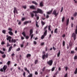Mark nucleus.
<instances>
[{
  "instance_id": "obj_1",
  "label": "nucleus",
  "mask_w": 77,
  "mask_h": 77,
  "mask_svg": "<svg viewBox=\"0 0 77 77\" xmlns=\"http://www.w3.org/2000/svg\"><path fill=\"white\" fill-rule=\"evenodd\" d=\"M47 28H48V26H46L44 28V32H45L44 33V35H42V37L41 38V39H43L44 38V37H45V36H46L47 35Z\"/></svg>"
},
{
  "instance_id": "obj_2",
  "label": "nucleus",
  "mask_w": 77,
  "mask_h": 77,
  "mask_svg": "<svg viewBox=\"0 0 77 77\" xmlns=\"http://www.w3.org/2000/svg\"><path fill=\"white\" fill-rule=\"evenodd\" d=\"M32 12L34 13V14H38V13L41 14H43V11H42V10L41 9L39 8L37 9V11H33Z\"/></svg>"
},
{
  "instance_id": "obj_3",
  "label": "nucleus",
  "mask_w": 77,
  "mask_h": 77,
  "mask_svg": "<svg viewBox=\"0 0 77 77\" xmlns=\"http://www.w3.org/2000/svg\"><path fill=\"white\" fill-rule=\"evenodd\" d=\"M77 34V29H75V33L73 32L72 34V37H73L74 39V41L76 39V36Z\"/></svg>"
},
{
  "instance_id": "obj_4",
  "label": "nucleus",
  "mask_w": 77,
  "mask_h": 77,
  "mask_svg": "<svg viewBox=\"0 0 77 77\" xmlns=\"http://www.w3.org/2000/svg\"><path fill=\"white\" fill-rule=\"evenodd\" d=\"M7 68H8L7 66L5 65L3 66V68L0 69V71H1V72H5V71L6 70Z\"/></svg>"
},
{
  "instance_id": "obj_5",
  "label": "nucleus",
  "mask_w": 77,
  "mask_h": 77,
  "mask_svg": "<svg viewBox=\"0 0 77 77\" xmlns=\"http://www.w3.org/2000/svg\"><path fill=\"white\" fill-rule=\"evenodd\" d=\"M53 60H49V61L47 62V63L49 65V66H51L52 65H53Z\"/></svg>"
},
{
  "instance_id": "obj_6",
  "label": "nucleus",
  "mask_w": 77,
  "mask_h": 77,
  "mask_svg": "<svg viewBox=\"0 0 77 77\" xmlns=\"http://www.w3.org/2000/svg\"><path fill=\"white\" fill-rule=\"evenodd\" d=\"M56 10H54L52 13L53 15H54L55 17H57V16L59 14V12L56 13Z\"/></svg>"
},
{
  "instance_id": "obj_7",
  "label": "nucleus",
  "mask_w": 77,
  "mask_h": 77,
  "mask_svg": "<svg viewBox=\"0 0 77 77\" xmlns=\"http://www.w3.org/2000/svg\"><path fill=\"white\" fill-rule=\"evenodd\" d=\"M22 34L24 37H26V39H28L29 38V36H26V34H25V32H22Z\"/></svg>"
},
{
  "instance_id": "obj_8",
  "label": "nucleus",
  "mask_w": 77,
  "mask_h": 77,
  "mask_svg": "<svg viewBox=\"0 0 77 77\" xmlns=\"http://www.w3.org/2000/svg\"><path fill=\"white\" fill-rule=\"evenodd\" d=\"M45 57L48 58V54H47L46 55H45V54L43 55L42 58L43 60L45 59Z\"/></svg>"
},
{
  "instance_id": "obj_9",
  "label": "nucleus",
  "mask_w": 77,
  "mask_h": 77,
  "mask_svg": "<svg viewBox=\"0 0 77 77\" xmlns=\"http://www.w3.org/2000/svg\"><path fill=\"white\" fill-rule=\"evenodd\" d=\"M11 39H12V37H11V36H9L8 37V38H7V40L8 41L9 40V42H10V43H11Z\"/></svg>"
},
{
  "instance_id": "obj_10",
  "label": "nucleus",
  "mask_w": 77,
  "mask_h": 77,
  "mask_svg": "<svg viewBox=\"0 0 77 77\" xmlns=\"http://www.w3.org/2000/svg\"><path fill=\"white\" fill-rule=\"evenodd\" d=\"M14 14H15V13L17 14H18V11H17V8H16V7H14Z\"/></svg>"
},
{
  "instance_id": "obj_11",
  "label": "nucleus",
  "mask_w": 77,
  "mask_h": 77,
  "mask_svg": "<svg viewBox=\"0 0 77 77\" xmlns=\"http://www.w3.org/2000/svg\"><path fill=\"white\" fill-rule=\"evenodd\" d=\"M30 9H33L34 10H36V8L35 6L34 5H31L30 7Z\"/></svg>"
},
{
  "instance_id": "obj_12",
  "label": "nucleus",
  "mask_w": 77,
  "mask_h": 77,
  "mask_svg": "<svg viewBox=\"0 0 77 77\" xmlns=\"http://www.w3.org/2000/svg\"><path fill=\"white\" fill-rule=\"evenodd\" d=\"M69 18L67 19L66 21V26H67L69 24Z\"/></svg>"
},
{
  "instance_id": "obj_13",
  "label": "nucleus",
  "mask_w": 77,
  "mask_h": 77,
  "mask_svg": "<svg viewBox=\"0 0 77 77\" xmlns=\"http://www.w3.org/2000/svg\"><path fill=\"white\" fill-rule=\"evenodd\" d=\"M31 21H26L24 22V24L25 25L27 24V23H31Z\"/></svg>"
},
{
  "instance_id": "obj_14",
  "label": "nucleus",
  "mask_w": 77,
  "mask_h": 77,
  "mask_svg": "<svg viewBox=\"0 0 77 77\" xmlns=\"http://www.w3.org/2000/svg\"><path fill=\"white\" fill-rule=\"evenodd\" d=\"M12 46L10 47L9 48V49L8 51V53L10 52V51H11V50H12Z\"/></svg>"
},
{
  "instance_id": "obj_15",
  "label": "nucleus",
  "mask_w": 77,
  "mask_h": 77,
  "mask_svg": "<svg viewBox=\"0 0 77 77\" xmlns=\"http://www.w3.org/2000/svg\"><path fill=\"white\" fill-rule=\"evenodd\" d=\"M32 3H33V4H34L36 5V6L38 5V3H36V2L35 1H32Z\"/></svg>"
},
{
  "instance_id": "obj_16",
  "label": "nucleus",
  "mask_w": 77,
  "mask_h": 77,
  "mask_svg": "<svg viewBox=\"0 0 77 77\" xmlns=\"http://www.w3.org/2000/svg\"><path fill=\"white\" fill-rule=\"evenodd\" d=\"M43 6V2H41L40 3V7H42V6Z\"/></svg>"
},
{
  "instance_id": "obj_17",
  "label": "nucleus",
  "mask_w": 77,
  "mask_h": 77,
  "mask_svg": "<svg viewBox=\"0 0 77 77\" xmlns=\"http://www.w3.org/2000/svg\"><path fill=\"white\" fill-rule=\"evenodd\" d=\"M33 33V29H31L30 30V34H29V36H30Z\"/></svg>"
},
{
  "instance_id": "obj_18",
  "label": "nucleus",
  "mask_w": 77,
  "mask_h": 77,
  "mask_svg": "<svg viewBox=\"0 0 77 77\" xmlns=\"http://www.w3.org/2000/svg\"><path fill=\"white\" fill-rule=\"evenodd\" d=\"M24 69L25 71H27V72H28V74H30V72L29 71V70H27V68L25 67V68Z\"/></svg>"
},
{
  "instance_id": "obj_19",
  "label": "nucleus",
  "mask_w": 77,
  "mask_h": 77,
  "mask_svg": "<svg viewBox=\"0 0 77 77\" xmlns=\"http://www.w3.org/2000/svg\"><path fill=\"white\" fill-rule=\"evenodd\" d=\"M31 57V54H27L26 57H27V58H28V57Z\"/></svg>"
},
{
  "instance_id": "obj_20",
  "label": "nucleus",
  "mask_w": 77,
  "mask_h": 77,
  "mask_svg": "<svg viewBox=\"0 0 77 77\" xmlns=\"http://www.w3.org/2000/svg\"><path fill=\"white\" fill-rule=\"evenodd\" d=\"M9 34V35H13V33L12 32V31H9L8 32Z\"/></svg>"
},
{
  "instance_id": "obj_21",
  "label": "nucleus",
  "mask_w": 77,
  "mask_h": 77,
  "mask_svg": "<svg viewBox=\"0 0 77 77\" xmlns=\"http://www.w3.org/2000/svg\"><path fill=\"white\" fill-rule=\"evenodd\" d=\"M52 11H53V10H51V11H50L49 12H47V14H51Z\"/></svg>"
},
{
  "instance_id": "obj_22",
  "label": "nucleus",
  "mask_w": 77,
  "mask_h": 77,
  "mask_svg": "<svg viewBox=\"0 0 77 77\" xmlns=\"http://www.w3.org/2000/svg\"><path fill=\"white\" fill-rule=\"evenodd\" d=\"M51 25H49L48 27V29L49 30H50V31H51Z\"/></svg>"
},
{
  "instance_id": "obj_23",
  "label": "nucleus",
  "mask_w": 77,
  "mask_h": 77,
  "mask_svg": "<svg viewBox=\"0 0 77 77\" xmlns=\"http://www.w3.org/2000/svg\"><path fill=\"white\" fill-rule=\"evenodd\" d=\"M30 15H31L32 18H34V15L33 13H31Z\"/></svg>"
},
{
  "instance_id": "obj_24",
  "label": "nucleus",
  "mask_w": 77,
  "mask_h": 77,
  "mask_svg": "<svg viewBox=\"0 0 77 77\" xmlns=\"http://www.w3.org/2000/svg\"><path fill=\"white\" fill-rule=\"evenodd\" d=\"M60 51H59L58 53L57 54V57H59L60 56Z\"/></svg>"
},
{
  "instance_id": "obj_25",
  "label": "nucleus",
  "mask_w": 77,
  "mask_h": 77,
  "mask_svg": "<svg viewBox=\"0 0 77 77\" xmlns=\"http://www.w3.org/2000/svg\"><path fill=\"white\" fill-rule=\"evenodd\" d=\"M75 74H77V68H76L74 72Z\"/></svg>"
},
{
  "instance_id": "obj_26",
  "label": "nucleus",
  "mask_w": 77,
  "mask_h": 77,
  "mask_svg": "<svg viewBox=\"0 0 77 77\" xmlns=\"http://www.w3.org/2000/svg\"><path fill=\"white\" fill-rule=\"evenodd\" d=\"M54 32L56 33H57V28H56L55 29Z\"/></svg>"
},
{
  "instance_id": "obj_27",
  "label": "nucleus",
  "mask_w": 77,
  "mask_h": 77,
  "mask_svg": "<svg viewBox=\"0 0 77 77\" xmlns=\"http://www.w3.org/2000/svg\"><path fill=\"white\" fill-rule=\"evenodd\" d=\"M38 60H36L35 61V64H37L38 63Z\"/></svg>"
},
{
  "instance_id": "obj_28",
  "label": "nucleus",
  "mask_w": 77,
  "mask_h": 77,
  "mask_svg": "<svg viewBox=\"0 0 77 77\" xmlns=\"http://www.w3.org/2000/svg\"><path fill=\"white\" fill-rule=\"evenodd\" d=\"M62 22H64V21H65V17H64V16H63L62 18Z\"/></svg>"
},
{
  "instance_id": "obj_29",
  "label": "nucleus",
  "mask_w": 77,
  "mask_h": 77,
  "mask_svg": "<svg viewBox=\"0 0 77 77\" xmlns=\"http://www.w3.org/2000/svg\"><path fill=\"white\" fill-rule=\"evenodd\" d=\"M32 76H33V74H31L29 75H28L27 77H32Z\"/></svg>"
},
{
  "instance_id": "obj_30",
  "label": "nucleus",
  "mask_w": 77,
  "mask_h": 77,
  "mask_svg": "<svg viewBox=\"0 0 77 77\" xmlns=\"http://www.w3.org/2000/svg\"><path fill=\"white\" fill-rule=\"evenodd\" d=\"M41 23L42 25V26H44V24H45V22H44V21H41Z\"/></svg>"
},
{
  "instance_id": "obj_31",
  "label": "nucleus",
  "mask_w": 77,
  "mask_h": 77,
  "mask_svg": "<svg viewBox=\"0 0 77 77\" xmlns=\"http://www.w3.org/2000/svg\"><path fill=\"white\" fill-rule=\"evenodd\" d=\"M8 30H10V32H12V29L11 28H9Z\"/></svg>"
},
{
  "instance_id": "obj_32",
  "label": "nucleus",
  "mask_w": 77,
  "mask_h": 77,
  "mask_svg": "<svg viewBox=\"0 0 77 77\" xmlns=\"http://www.w3.org/2000/svg\"><path fill=\"white\" fill-rule=\"evenodd\" d=\"M15 42H16V41H15V39H12L11 40V42H14V43H15Z\"/></svg>"
},
{
  "instance_id": "obj_33",
  "label": "nucleus",
  "mask_w": 77,
  "mask_h": 77,
  "mask_svg": "<svg viewBox=\"0 0 77 77\" xmlns=\"http://www.w3.org/2000/svg\"><path fill=\"white\" fill-rule=\"evenodd\" d=\"M65 41H63V47H64L65 46Z\"/></svg>"
},
{
  "instance_id": "obj_34",
  "label": "nucleus",
  "mask_w": 77,
  "mask_h": 77,
  "mask_svg": "<svg viewBox=\"0 0 77 77\" xmlns=\"http://www.w3.org/2000/svg\"><path fill=\"white\" fill-rule=\"evenodd\" d=\"M2 58H5V57H6V55L4 54L3 55H2Z\"/></svg>"
},
{
  "instance_id": "obj_35",
  "label": "nucleus",
  "mask_w": 77,
  "mask_h": 77,
  "mask_svg": "<svg viewBox=\"0 0 77 77\" xmlns=\"http://www.w3.org/2000/svg\"><path fill=\"white\" fill-rule=\"evenodd\" d=\"M64 68H65L66 71H68V67L67 66L64 67Z\"/></svg>"
},
{
  "instance_id": "obj_36",
  "label": "nucleus",
  "mask_w": 77,
  "mask_h": 77,
  "mask_svg": "<svg viewBox=\"0 0 77 77\" xmlns=\"http://www.w3.org/2000/svg\"><path fill=\"white\" fill-rule=\"evenodd\" d=\"M36 26L37 27H39V25L38 24V22L37 21L36 22Z\"/></svg>"
},
{
  "instance_id": "obj_37",
  "label": "nucleus",
  "mask_w": 77,
  "mask_h": 77,
  "mask_svg": "<svg viewBox=\"0 0 77 77\" xmlns=\"http://www.w3.org/2000/svg\"><path fill=\"white\" fill-rule=\"evenodd\" d=\"M69 45L70 47H71V46H72V42H70V43L69 44Z\"/></svg>"
},
{
  "instance_id": "obj_38",
  "label": "nucleus",
  "mask_w": 77,
  "mask_h": 77,
  "mask_svg": "<svg viewBox=\"0 0 77 77\" xmlns=\"http://www.w3.org/2000/svg\"><path fill=\"white\" fill-rule=\"evenodd\" d=\"M0 53L2 54H3L5 53V52L1 51V50H0Z\"/></svg>"
},
{
  "instance_id": "obj_39",
  "label": "nucleus",
  "mask_w": 77,
  "mask_h": 77,
  "mask_svg": "<svg viewBox=\"0 0 77 77\" xmlns=\"http://www.w3.org/2000/svg\"><path fill=\"white\" fill-rule=\"evenodd\" d=\"M2 32L3 33H4V34H5V33H6V31H5V30H3L2 31Z\"/></svg>"
},
{
  "instance_id": "obj_40",
  "label": "nucleus",
  "mask_w": 77,
  "mask_h": 77,
  "mask_svg": "<svg viewBox=\"0 0 77 77\" xmlns=\"http://www.w3.org/2000/svg\"><path fill=\"white\" fill-rule=\"evenodd\" d=\"M10 63H11V61H8L7 62V65H10Z\"/></svg>"
},
{
  "instance_id": "obj_41",
  "label": "nucleus",
  "mask_w": 77,
  "mask_h": 77,
  "mask_svg": "<svg viewBox=\"0 0 77 77\" xmlns=\"http://www.w3.org/2000/svg\"><path fill=\"white\" fill-rule=\"evenodd\" d=\"M55 69V67H53L51 69V71H54V69Z\"/></svg>"
},
{
  "instance_id": "obj_42",
  "label": "nucleus",
  "mask_w": 77,
  "mask_h": 77,
  "mask_svg": "<svg viewBox=\"0 0 77 77\" xmlns=\"http://www.w3.org/2000/svg\"><path fill=\"white\" fill-rule=\"evenodd\" d=\"M77 12H75L74 14H73V16L74 17H76V16H77Z\"/></svg>"
},
{
  "instance_id": "obj_43",
  "label": "nucleus",
  "mask_w": 77,
  "mask_h": 77,
  "mask_svg": "<svg viewBox=\"0 0 77 77\" xmlns=\"http://www.w3.org/2000/svg\"><path fill=\"white\" fill-rule=\"evenodd\" d=\"M77 59V56L76 55V56H75V57H74V60H76V59Z\"/></svg>"
},
{
  "instance_id": "obj_44",
  "label": "nucleus",
  "mask_w": 77,
  "mask_h": 77,
  "mask_svg": "<svg viewBox=\"0 0 77 77\" xmlns=\"http://www.w3.org/2000/svg\"><path fill=\"white\" fill-rule=\"evenodd\" d=\"M34 44H35V45H36L37 44V42L35 41H34L33 42Z\"/></svg>"
},
{
  "instance_id": "obj_45",
  "label": "nucleus",
  "mask_w": 77,
  "mask_h": 77,
  "mask_svg": "<svg viewBox=\"0 0 77 77\" xmlns=\"http://www.w3.org/2000/svg\"><path fill=\"white\" fill-rule=\"evenodd\" d=\"M44 45V42H42L41 43L40 45L42 46Z\"/></svg>"
},
{
  "instance_id": "obj_46",
  "label": "nucleus",
  "mask_w": 77,
  "mask_h": 77,
  "mask_svg": "<svg viewBox=\"0 0 77 77\" xmlns=\"http://www.w3.org/2000/svg\"><path fill=\"white\" fill-rule=\"evenodd\" d=\"M23 77H25L26 76V72H24L23 74Z\"/></svg>"
},
{
  "instance_id": "obj_47",
  "label": "nucleus",
  "mask_w": 77,
  "mask_h": 77,
  "mask_svg": "<svg viewBox=\"0 0 77 77\" xmlns=\"http://www.w3.org/2000/svg\"><path fill=\"white\" fill-rule=\"evenodd\" d=\"M23 8H24V9H26V6L25 5V6H22Z\"/></svg>"
},
{
  "instance_id": "obj_48",
  "label": "nucleus",
  "mask_w": 77,
  "mask_h": 77,
  "mask_svg": "<svg viewBox=\"0 0 77 77\" xmlns=\"http://www.w3.org/2000/svg\"><path fill=\"white\" fill-rule=\"evenodd\" d=\"M45 67H44L42 69V71L43 72H44V71H45Z\"/></svg>"
},
{
  "instance_id": "obj_49",
  "label": "nucleus",
  "mask_w": 77,
  "mask_h": 77,
  "mask_svg": "<svg viewBox=\"0 0 77 77\" xmlns=\"http://www.w3.org/2000/svg\"><path fill=\"white\" fill-rule=\"evenodd\" d=\"M63 7H61L60 12H62V11H63Z\"/></svg>"
},
{
  "instance_id": "obj_50",
  "label": "nucleus",
  "mask_w": 77,
  "mask_h": 77,
  "mask_svg": "<svg viewBox=\"0 0 77 77\" xmlns=\"http://www.w3.org/2000/svg\"><path fill=\"white\" fill-rule=\"evenodd\" d=\"M74 26V24L73 23H71V27H73Z\"/></svg>"
},
{
  "instance_id": "obj_51",
  "label": "nucleus",
  "mask_w": 77,
  "mask_h": 77,
  "mask_svg": "<svg viewBox=\"0 0 77 77\" xmlns=\"http://www.w3.org/2000/svg\"><path fill=\"white\" fill-rule=\"evenodd\" d=\"M71 53L72 54H73L74 53H75V52L73 51H71Z\"/></svg>"
},
{
  "instance_id": "obj_52",
  "label": "nucleus",
  "mask_w": 77,
  "mask_h": 77,
  "mask_svg": "<svg viewBox=\"0 0 77 77\" xmlns=\"http://www.w3.org/2000/svg\"><path fill=\"white\" fill-rule=\"evenodd\" d=\"M68 76V74L66 73L65 74V75L64 76V77H67Z\"/></svg>"
},
{
  "instance_id": "obj_53",
  "label": "nucleus",
  "mask_w": 77,
  "mask_h": 77,
  "mask_svg": "<svg viewBox=\"0 0 77 77\" xmlns=\"http://www.w3.org/2000/svg\"><path fill=\"white\" fill-rule=\"evenodd\" d=\"M33 37V34H32L31 36V39H32Z\"/></svg>"
},
{
  "instance_id": "obj_54",
  "label": "nucleus",
  "mask_w": 77,
  "mask_h": 77,
  "mask_svg": "<svg viewBox=\"0 0 77 77\" xmlns=\"http://www.w3.org/2000/svg\"><path fill=\"white\" fill-rule=\"evenodd\" d=\"M7 47H9L10 46V45H9V43L8 42L7 43Z\"/></svg>"
},
{
  "instance_id": "obj_55",
  "label": "nucleus",
  "mask_w": 77,
  "mask_h": 77,
  "mask_svg": "<svg viewBox=\"0 0 77 77\" xmlns=\"http://www.w3.org/2000/svg\"><path fill=\"white\" fill-rule=\"evenodd\" d=\"M20 51V48H19L16 50V51Z\"/></svg>"
},
{
  "instance_id": "obj_56",
  "label": "nucleus",
  "mask_w": 77,
  "mask_h": 77,
  "mask_svg": "<svg viewBox=\"0 0 77 77\" xmlns=\"http://www.w3.org/2000/svg\"><path fill=\"white\" fill-rule=\"evenodd\" d=\"M20 47L22 48H23V47H24V45H23V44L21 45H20Z\"/></svg>"
},
{
  "instance_id": "obj_57",
  "label": "nucleus",
  "mask_w": 77,
  "mask_h": 77,
  "mask_svg": "<svg viewBox=\"0 0 77 77\" xmlns=\"http://www.w3.org/2000/svg\"><path fill=\"white\" fill-rule=\"evenodd\" d=\"M35 75H38V73L37 72H35Z\"/></svg>"
},
{
  "instance_id": "obj_58",
  "label": "nucleus",
  "mask_w": 77,
  "mask_h": 77,
  "mask_svg": "<svg viewBox=\"0 0 77 77\" xmlns=\"http://www.w3.org/2000/svg\"><path fill=\"white\" fill-rule=\"evenodd\" d=\"M5 44V42H2L1 43V45H3Z\"/></svg>"
},
{
  "instance_id": "obj_59",
  "label": "nucleus",
  "mask_w": 77,
  "mask_h": 77,
  "mask_svg": "<svg viewBox=\"0 0 77 77\" xmlns=\"http://www.w3.org/2000/svg\"><path fill=\"white\" fill-rule=\"evenodd\" d=\"M36 19H37V20H38L39 19V16L37 17Z\"/></svg>"
},
{
  "instance_id": "obj_60",
  "label": "nucleus",
  "mask_w": 77,
  "mask_h": 77,
  "mask_svg": "<svg viewBox=\"0 0 77 77\" xmlns=\"http://www.w3.org/2000/svg\"><path fill=\"white\" fill-rule=\"evenodd\" d=\"M49 18V15L47 14L46 16V18Z\"/></svg>"
},
{
  "instance_id": "obj_61",
  "label": "nucleus",
  "mask_w": 77,
  "mask_h": 77,
  "mask_svg": "<svg viewBox=\"0 0 77 77\" xmlns=\"http://www.w3.org/2000/svg\"><path fill=\"white\" fill-rule=\"evenodd\" d=\"M62 37H63V38H65V34L63 35Z\"/></svg>"
},
{
  "instance_id": "obj_62",
  "label": "nucleus",
  "mask_w": 77,
  "mask_h": 77,
  "mask_svg": "<svg viewBox=\"0 0 77 77\" xmlns=\"http://www.w3.org/2000/svg\"><path fill=\"white\" fill-rule=\"evenodd\" d=\"M35 15L36 17H37V16H38V14H37L36 13H35Z\"/></svg>"
},
{
  "instance_id": "obj_63",
  "label": "nucleus",
  "mask_w": 77,
  "mask_h": 77,
  "mask_svg": "<svg viewBox=\"0 0 77 77\" xmlns=\"http://www.w3.org/2000/svg\"><path fill=\"white\" fill-rule=\"evenodd\" d=\"M24 20H25V18H23L22 19V21H24Z\"/></svg>"
},
{
  "instance_id": "obj_64",
  "label": "nucleus",
  "mask_w": 77,
  "mask_h": 77,
  "mask_svg": "<svg viewBox=\"0 0 77 77\" xmlns=\"http://www.w3.org/2000/svg\"><path fill=\"white\" fill-rule=\"evenodd\" d=\"M53 49H54V50H56V48L54 47H53Z\"/></svg>"
}]
</instances>
